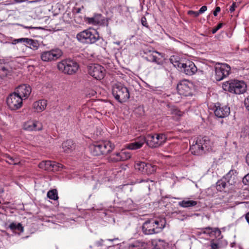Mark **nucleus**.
Masks as SVG:
<instances>
[{"mask_svg": "<svg viewBox=\"0 0 249 249\" xmlns=\"http://www.w3.org/2000/svg\"><path fill=\"white\" fill-rule=\"evenodd\" d=\"M115 44H116L117 45H119L120 44V42L119 41H118V42H114Z\"/></svg>", "mask_w": 249, "mask_h": 249, "instance_id": "57", "label": "nucleus"}, {"mask_svg": "<svg viewBox=\"0 0 249 249\" xmlns=\"http://www.w3.org/2000/svg\"><path fill=\"white\" fill-rule=\"evenodd\" d=\"M79 68L77 62L71 59H64L57 64V68L60 71L69 75L75 73Z\"/></svg>", "mask_w": 249, "mask_h": 249, "instance_id": "5", "label": "nucleus"}, {"mask_svg": "<svg viewBox=\"0 0 249 249\" xmlns=\"http://www.w3.org/2000/svg\"><path fill=\"white\" fill-rule=\"evenodd\" d=\"M88 69L89 74L97 80H101L105 76L106 70L99 64H91Z\"/></svg>", "mask_w": 249, "mask_h": 249, "instance_id": "12", "label": "nucleus"}, {"mask_svg": "<svg viewBox=\"0 0 249 249\" xmlns=\"http://www.w3.org/2000/svg\"><path fill=\"white\" fill-rule=\"evenodd\" d=\"M14 41L15 42V44L19 42H24L26 43L27 44L30 45V43L32 42V39H29L28 38H21L15 39Z\"/></svg>", "mask_w": 249, "mask_h": 249, "instance_id": "34", "label": "nucleus"}, {"mask_svg": "<svg viewBox=\"0 0 249 249\" xmlns=\"http://www.w3.org/2000/svg\"><path fill=\"white\" fill-rule=\"evenodd\" d=\"M236 174L235 170H231L224 176L228 184L229 190L233 189L237 182L238 178Z\"/></svg>", "mask_w": 249, "mask_h": 249, "instance_id": "16", "label": "nucleus"}, {"mask_svg": "<svg viewBox=\"0 0 249 249\" xmlns=\"http://www.w3.org/2000/svg\"><path fill=\"white\" fill-rule=\"evenodd\" d=\"M210 143L209 140L206 137L197 139L195 143L190 146V151L194 155H201L209 150Z\"/></svg>", "mask_w": 249, "mask_h": 249, "instance_id": "6", "label": "nucleus"}, {"mask_svg": "<svg viewBox=\"0 0 249 249\" xmlns=\"http://www.w3.org/2000/svg\"><path fill=\"white\" fill-rule=\"evenodd\" d=\"M17 224L15 223H11L9 226V228L12 231L16 230V227Z\"/></svg>", "mask_w": 249, "mask_h": 249, "instance_id": "46", "label": "nucleus"}, {"mask_svg": "<svg viewBox=\"0 0 249 249\" xmlns=\"http://www.w3.org/2000/svg\"><path fill=\"white\" fill-rule=\"evenodd\" d=\"M147 244L142 240H137L129 244L126 249H146Z\"/></svg>", "mask_w": 249, "mask_h": 249, "instance_id": "22", "label": "nucleus"}, {"mask_svg": "<svg viewBox=\"0 0 249 249\" xmlns=\"http://www.w3.org/2000/svg\"><path fill=\"white\" fill-rule=\"evenodd\" d=\"M0 70L3 72L2 74L4 76H7L9 72V71L5 67H1Z\"/></svg>", "mask_w": 249, "mask_h": 249, "instance_id": "42", "label": "nucleus"}, {"mask_svg": "<svg viewBox=\"0 0 249 249\" xmlns=\"http://www.w3.org/2000/svg\"><path fill=\"white\" fill-rule=\"evenodd\" d=\"M147 164L148 163L144 162H138L135 164V168L142 174H144Z\"/></svg>", "mask_w": 249, "mask_h": 249, "instance_id": "30", "label": "nucleus"}, {"mask_svg": "<svg viewBox=\"0 0 249 249\" xmlns=\"http://www.w3.org/2000/svg\"><path fill=\"white\" fill-rule=\"evenodd\" d=\"M23 99L19 95L13 92L7 98V104L11 110H15L21 107Z\"/></svg>", "mask_w": 249, "mask_h": 249, "instance_id": "11", "label": "nucleus"}, {"mask_svg": "<svg viewBox=\"0 0 249 249\" xmlns=\"http://www.w3.org/2000/svg\"><path fill=\"white\" fill-rule=\"evenodd\" d=\"M222 88L225 91L236 94H240L246 91L247 86L243 81L231 79L224 82L222 84Z\"/></svg>", "mask_w": 249, "mask_h": 249, "instance_id": "2", "label": "nucleus"}, {"mask_svg": "<svg viewBox=\"0 0 249 249\" xmlns=\"http://www.w3.org/2000/svg\"><path fill=\"white\" fill-rule=\"evenodd\" d=\"M197 204V201L184 199L178 202V205L183 208H190L194 207Z\"/></svg>", "mask_w": 249, "mask_h": 249, "instance_id": "27", "label": "nucleus"}, {"mask_svg": "<svg viewBox=\"0 0 249 249\" xmlns=\"http://www.w3.org/2000/svg\"><path fill=\"white\" fill-rule=\"evenodd\" d=\"M193 88V83L186 79L180 81L177 85V89L179 94L185 96L192 95Z\"/></svg>", "mask_w": 249, "mask_h": 249, "instance_id": "13", "label": "nucleus"}, {"mask_svg": "<svg viewBox=\"0 0 249 249\" xmlns=\"http://www.w3.org/2000/svg\"><path fill=\"white\" fill-rule=\"evenodd\" d=\"M23 128L24 130L27 131H37L40 130L42 129L41 125L40 123L36 121H29L25 122Z\"/></svg>", "mask_w": 249, "mask_h": 249, "instance_id": "20", "label": "nucleus"}, {"mask_svg": "<svg viewBox=\"0 0 249 249\" xmlns=\"http://www.w3.org/2000/svg\"><path fill=\"white\" fill-rule=\"evenodd\" d=\"M112 93L115 99L121 103L126 101L130 97L128 89L119 82L112 85Z\"/></svg>", "mask_w": 249, "mask_h": 249, "instance_id": "3", "label": "nucleus"}, {"mask_svg": "<svg viewBox=\"0 0 249 249\" xmlns=\"http://www.w3.org/2000/svg\"><path fill=\"white\" fill-rule=\"evenodd\" d=\"M108 240L109 241L112 242V241H118V240H119V239L118 238H115L114 239H108Z\"/></svg>", "mask_w": 249, "mask_h": 249, "instance_id": "54", "label": "nucleus"}, {"mask_svg": "<svg viewBox=\"0 0 249 249\" xmlns=\"http://www.w3.org/2000/svg\"><path fill=\"white\" fill-rule=\"evenodd\" d=\"M151 244L157 249H165L168 246V243L161 239H154L151 240Z\"/></svg>", "mask_w": 249, "mask_h": 249, "instance_id": "26", "label": "nucleus"}, {"mask_svg": "<svg viewBox=\"0 0 249 249\" xmlns=\"http://www.w3.org/2000/svg\"><path fill=\"white\" fill-rule=\"evenodd\" d=\"M76 38L81 42L89 44L94 43L100 39L103 40L100 37L97 32L94 29L84 30L77 35Z\"/></svg>", "mask_w": 249, "mask_h": 249, "instance_id": "4", "label": "nucleus"}, {"mask_svg": "<svg viewBox=\"0 0 249 249\" xmlns=\"http://www.w3.org/2000/svg\"><path fill=\"white\" fill-rule=\"evenodd\" d=\"M141 23H142V25L145 27H147L148 26V23L147 22L146 18L144 17H143L142 18Z\"/></svg>", "mask_w": 249, "mask_h": 249, "instance_id": "43", "label": "nucleus"}, {"mask_svg": "<svg viewBox=\"0 0 249 249\" xmlns=\"http://www.w3.org/2000/svg\"><path fill=\"white\" fill-rule=\"evenodd\" d=\"M63 55L62 51L58 49H53L49 51L42 52L40 53V59L43 62L56 61Z\"/></svg>", "mask_w": 249, "mask_h": 249, "instance_id": "9", "label": "nucleus"}, {"mask_svg": "<svg viewBox=\"0 0 249 249\" xmlns=\"http://www.w3.org/2000/svg\"><path fill=\"white\" fill-rule=\"evenodd\" d=\"M231 71V67L227 64H216L215 66V78L217 81H221L228 76Z\"/></svg>", "mask_w": 249, "mask_h": 249, "instance_id": "10", "label": "nucleus"}, {"mask_svg": "<svg viewBox=\"0 0 249 249\" xmlns=\"http://www.w3.org/2000/svg\"><path fill=\"white\" fill-rule=\"evenodd\" d=\"M156 169V166L148 163L144 174L151 175L155 172Z\"/></svg>", "mask_w": 249, "mask_h": 249, "instance_id": "32", "label": "nucleus"}, {"mask_svg": "<svg viewBox=\"0 0 249 249\" xmlns=\"http://www.w3.org/2000/svg\"><path fill=\"white\" fill-rule=\"evenodd\" d=\"M236 7V3L233 2L230 8V11L231 13L235 10V7Z\"/></svg>", "mask_w": 249, "mask_h": 249, "instance_id": "49", "label": "nucleus"}, {"mask_svg": "<svg viewBox=\"0 0 249 249\" xmlns=\"http://www.w3.org/2000/svg\"><path fill=\"white\" fill-rule=\"evenodd\" d=\"M6 161L12 165H17L20 163L19 160L17 158H14L9 155H5Z\"/></svg>", "mask_w": 249, "mask_h": 249, "instance_id": "31", "label": "nucleus"}, {"mask_svg": "<svg viewBox=\"0 0 249 249\" xmlns=\"http://www.w3.org/2000/svg\"><path fill=\"white\" fill-rule=\"evenodd\" d=\"M227 182L224 177L220 180H218L216 183V188L217 191L222 192L229 191L231 190L228 189V186Z\"/></svg>", "mask_w": 249, "mask_h": 249, "instance_id": "23", "label": "nucleus"}, {"mask_svg": "<svg viewBox=\"0 0 249 249\" xmlns=\"http://www.w3.org/2000/svg\"><path fill=\"white\" fill-rule=\"evenodd\" d=\"M177 63L178 68L186 75H193L197 71L196 67L191 61L186 60L184 62Z\"/></svg>", "mask_w": 249, "mask_h": 249, "instance_id": "14", "label": "nucleus"}, {"mask_svg": "<svg viewBox=\"0 0 249 249\" xmlns=\"http://www.w3.org/2000/svg\"><path fill=\"white\" fill-rule=\"evenodd\" d=\"M230 113V108L227 106H215L214 110L215 115L220 118H225L229 116Z\"/></svg>", "mask_w": 249, "mask_h": 249, "instance_id": "19", "label": "nucleus"}, {"mask_svg": "<svg viewBox=\"0 0 249 249\" xmlns=\"http://www.w3.org/2000/svg\"><path fill=\"white\" fill-rule=\"evenodd\" d=\"M244 104L247 109L249 111V96L245 100Z\"/></svg>", "mask_w": 249, "mask_h": 249, "instance_id": "45", "label": "nucleus"}, {"mask_svg": "<svg viewBox=\"0 0 249 249\" xmlns=\"http://www.w3.org/2000/svg\"><path fill=\"white\" fill-rule=\"evenodd\" d=\"M207 9V7L206 6H203L200 8L199 10L198 11L199 14H201L203 13L204 12H205Z\"/></svg>", "mask_w": 249, "mask_h": 249, "instance_id": "44", "label": "nucleus"}, {"mask_svg": "<svg viewBox=\"0 0 249 249\" xmlns=\"http://www.w3.org/2000/svg\"><path fill=\"white\" fill-rule=\"evenodd\" d=\"M47 196L53 200H57L58 198L56 190L53 189L52 190H50L47 193Z\"/></svg>", "mask_w": 249, "mask_h": 249, "instance_id": "33", "label": "nucleus"}, {"mask_svg": "<svg viewBox=\"0 0 249 249\" xmlns=\"http://www.w3.org/2000/svg\"><path fill=\"white\" fill-rule=\"evenodd\" d=\"M144 138L146 143L151 148L160 146L165 142L167 140L166 136L163 133L148 134Z\"/></svg>", "mask_w": 249, "mask_h": 249, "instance_id": "8", "label": "nucleus"}, {"mask_svg": "<svg viewBox=\"0 0 249 249\" xmlns=\"http://www.w3.org/2000/svg\"><path fill=\"white\" fill-rule=\"evenodd\" d=\"M242 182L245 185L249 184V173L246 175L242 179Z\"/></svg>", "mask_w": 249, "mask_h": 249, "instance_id": "38", "label": "nucleus"}, {"mask_svg": "<svg viewBox=\"0 0 249 249\" xmlns=\"http://www.w3.org/2000/svg\"><path fill=\"white\" fill-rule=\"evenodd\" d=\"M153 51H155V50H154L153 49L151 48H147L143 50V53L147 55L148 54H150L152 53H153Z\"/></svg>", "mask_w": 249, "mask_h": 249, "instance_id": "40", "label": "nucleus"}, {"mask_svg": "<svg viewBox=\"0 0 249 249\" xmlns=\"http://www.w3.org/2000/svg\"><path fill=\"white\" fill-rule=\"evenodd\" d=\"M38 167L44 170L53 172L59 171L63 168V165L61 163L51 160L41 161L39 163Z\"/></svg>", "mask_w": 249, "mask_h": 249, "instance_id": "15", "label": "nucleus"}, {"mask_svg": "<svg viewBox=\"0 0 249 249\" xmlns=\"http://www.w3.org/2000/svg\"><path fill=\"white\" fill-rule=\"evenodd\" d=\"M76 11L77 13H80V12H81V8H78L76 9Z\"/></svg>", "mask_w": 249, "mask_h": 249, "instance_id": "56", "label": "nucleus"}, {"mask_svg": "<svg viewBox=\"0 0 249 249\" xmlns=\"http://www.w3.org/2000/svg\"><path fill=\"white\" fill-rule=\"evenodd\" d=\"M223 26V24L222 23H219L217 26L214 27L212 31V32L213 34H215L216 33V32L219 30Z\"/></svg>", "mask_w": 249, "mask_h": 249, "instance_id": "39", "label": "nucleus"}, {"mask_svg": "<svg viewBox=\"0 0 249 249\" xmlns=\"http://www.w3.org/2000/svg\"><path fill=\"white\" fill-rule=\"evenodd\" d=\"M131 154L129 152L121 151L112 154L109 158V161L116 162L120 161H124L130 159Z\"/></svg>", "mask_w": 249, "mask_h": 249, "instance_id": "17", "label": "nucleus"}, {"mask_svg": "<svg viewBox=\"0 0 249 249\" xmlns=\"http://www.w3.org/2000/svg\"><path fill=\"white\" fill-rule=\"evenodd\" d=\"M211 247L212 249H217L218 248V245L216 243H212Z\"/></svg>", "mask_w": 249, "mask_h": 249, "instance_id": "51", "label": "nucleus"}, {"mask_svg": "<svg viewBox=\"0 0 249 249\" xmlns=\"http://www.w3.org/2000/svg\"><path fill=\"white\" fill-rule=\"evenodd\" d=\"M103 242V240L102 239H101L100 241L97 242V244L98 246H102V242Z\"/></svg>", "mask_w": 249, "mask_h": 249, "instance_id": "55", "label": "nucleus"}, {"mask_svg": "<svg viewBox=\"0 0 249 249\" xmlns=\"http://www.w3.org/2000/svg\"><path fill=\"white\" fill-rule=\"evenodd\" d=\"M62 147L64 152L69 153L74 149V143L71 140H68L62 143Z\"/></svg>", "mask_w": 249, "mask_h": 249, "instance_id": "28", "label": "nucleus"}, {"mask_svg": "<svg viewBox=\"0 0 249 249\" xmlns=\"http://www.w3.org/2000/svg\"><path fill=\"white\" fill-rule=\"evenodd\" d=\"M158 54L159 55H160V53L158 52L157 51H153L150 54H148L145 57V59L147 61L152 62H155L157 64H160V60L159 58H158L156 54Z\"/></svg>", "mask_w": 249, "mask_h": 249, "instance_id": "25", "label": "nucleus"}, {"mask_svg": "<svg viewBox=\"0 0 249 249\" xmlns=\"http://www.w3.org/2000/svg\"><path fill=\"white\" fill-rule=\"evenodd\" d=\"M47 106V101L45 100H40L33 104L35 111L40 112L44 110Z\"/></svg>", "mask_w": 249, "mask_h": 249, "instance_id": "24", "label": "nucleus"}, {"mask_svg": "<svg viewBox=\"0 0 249 249\" xmlns=\"http://www.w3.org/2000/svg\"><path fill=\"white\" fill-rule=\"evenodd\" d=\"M144 181H146V182H148V181H150L151 182H153V181L151 180H149V179H147L146 180H143V179H141V180H138V183H141V182H144Z\"/></svg>", "mask_w": 249, "mask_h": 249, "instance_id": "52", "label": "nucleus"}, {"mask_svg": "<svg viewBox=\"0 0 249 249\" xmlns=\"http://www.w3.org/2000/svg\"><path fill=\"white\" fill-rule=\"evenodd\" d=\"M30 48L34 50H36L38 48V42L33 39H32V42L30 43Z\"/></svg>", "mask_w": 249, "mask_h": 249, "instance_id": "35", "label": "nucleus"}, {"mask_svg": "<svg viewBox=\"0 0 249 249\" xmlns=\"http://www.w3.org/2000/svg\"><path fill=\"white\" fill-rule=\"evenodd\" d=\"M16 230L22 232L23 231V227L20 223H18L16 227Z\"/></svg>", "mask_w": 249, "mask_h": 249, "instance_id": "47", "label": "nucleus"}, {"mask_svg": "<svg viewBox=\"0 0 249 249\" xmlns=\"http://www.w3.org/2000/svg\"><path fill=\"white\" fill-rule=\"evenodd\" d=\"M172 113L175 114L177 115H178V116H181V115H182L180 111H179L178 109L177 108L173 109Z\"/></svg>", "mask_w": 249, "mask_h": 249, "instance_id": "48", "label": "nucleus"}, {"mask_svg": "<svg viewBox=\"0 0 249 249\" xmlns=\"http://www.w3.org/2000/svg\"><path fill=\"white\" fill-rule=\"evenodd\" d=\"M113 147L109 142H96L90 146L91 153L94 156L106 155L111 152Z\"/></svg>", "mask_w": 249, "mask_h": 249, "instance_id": "7", "label": "nucleus"}, {"mask_svg": "<svg viewBox=\"0 0 249 249\" xmlns=\"http://www.w3.org/2000/svg\"><path fill=\"white\" fill-rule=\"evenodd\" d=\"M16 3H21L26 2L28 3H37L39 1V0H14Z\"/></svg>", "mask_w": 249, "mask_h": 249, "instance_id": "36", "label": "nucleus"}, {"mask_svg": "<svg viewBox=\"0 0 249 249\" xmlns=\"http://www.w3.org/2000/svg\"><path fill=\"white\" fill-rule=\"evenodd\" d=\"M31 88L29 85L23 84L19 86L14 92L19 95L24 100L28 97L31 94Z\"/></svg>", "mask_w": 249, "mask_h": 249, "instance_id": "18", "label": "nucleus"}, {"mask_svg": "<svg viewBox=\"0 0 249 249\" xmlns=\"http://www.w3.org/2000/svg\"><path fill=\"white\" fill-rule=\"evenodd\" d=\"M246 162L247 164L249 165V153L246 156Z\"/></svg>", "mask_w": 249, "mask_h": 249, "instance_id": "53", "label": "nucleus"}, {"mask_svg": "<svg viewBox=\"0 0 249 249\" xmlns=\"http://www.w3.org/2000/svg\"><path fill=\"white\" fill-rule=\"evenodd\" d=\"M101 15H95L94 17L88 18V23L93 25H97L101 23L102 21Z\"/></svg>", "mask_w": 249, "mask_h": 249, "instance_id": "29", "label": "nucleus"}, {"mask_svg": "<svg viewBox=\"0 0 249 249\" xmlns=\"http://www.w3.org/2000/svg\"><path fill=\"white\" fill-rule=\"evenodd\" d=\"M188 14L191 16H193L195 17H197L199 15L198 11H194L192 10L188 11Z\"/></svg>", "mask_w": 249, "mask_h": 249, "instance_id": "41", "label": "nucleus"}, {"mask_svg": "<svg viewBox=\"0 0 249 249\" xmlns=\"http://www.w3.org/2000/svg\"><path fill=\"white\" fill-rule=\"evenodd\" d=\"M165 223V219H148L143 223L142 231L145 235L158 233L164 228Z\"/></svg>", "mask_w": 249, "mask_h": 249, "instance_id": "1", "label": "nucleus"}, {"mask_svg": "<svg viewBox=\"0 0 249 249\" xmlns=\"http://www.w3.org/2000/svg\"><path fill=\"white\" fill-rule=\"evenodd\" d=\"M212 228L211 227H207L202 229V232L204 234H210L212 232Z\"/></svg>", "mask_w": 249, "mask_h": 249, "instance_id": "37", "label": "nucleus"}, {"mask_svg": "<svg viewBox=\"0 0 249 249\" xmlns=\"http://www.w3.org/2000/svg\"><path fill=\"white\" fill-rule=\"evenodd\" d=\"M145 138L141 137L138 138L135 142L128 144L127 148L131 150H136L142 147L144 143H146Z\"/></svg>", "mask_w": 249, "mask_h": 249, "instance_id": "21", "label": "nucleus"}, {"mask_svg": "<svg viewBox=\"0 0 249 249\" xmlns=\"http://www.w3.org/2000/svg\"><path fill=\"white\" fill-rule=\"evenodd\" d=\"M220 11V8L219 7H216L215 10L213 12V15L216 17L217 15V13Z\"/></svg>", "mask_w": 249, "mask_h": 249, "instance_id": "50", "label": "nucleus"}]
</instances>
